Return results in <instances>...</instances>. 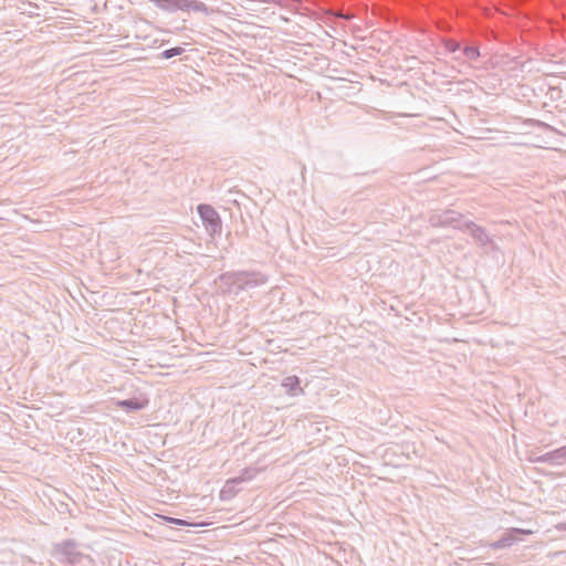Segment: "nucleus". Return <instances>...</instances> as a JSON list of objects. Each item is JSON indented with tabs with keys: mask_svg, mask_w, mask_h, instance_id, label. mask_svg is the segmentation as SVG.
Here are the masks:
<instances>
[{
	"mask_svg": "<svg viewBox=\"0 0 566 566\" xmlns=\"http://www.w3.org/2000/svg\"><path fill=\"white\" fill-rule=\"evenodd\" d=\"M222 293L238 295L245 290L255 289L268 282V276L259 271H232L218 277Z\"/></svg>",
	"mask_w": 566,
	"mask_h": 566,
	"instance_id": "f257e3e1",
	"label": "nucleus"
},
{
	"mask_svg": "<svg viewBox=\"0 0 566 566\" xmlns=\"http://www.w3.org/2000/svg\"><path fill=\"white\" fill-rule=\"evenodd\" d=\"M524 125L520 117H515L512 123L497 122V147L522 146L523 143L520 139Z\"/></svg>",
	"mask_w": 566,
	"mask_h": 566,
	"instance_id": "f03ea898",
	"label": "nucleus"
},
{
	"mask_svg": "<svg viewBox=\"0 0 566 566\" xmlns=\"http://www.w3.org/2000/svg\"><path fill=\"white\" fill-rule=\"evenodd\" d=\"M52 555L60 562L71 565L81 564L84 559L90 557L78 551L77 544L74 541L66 539L53 546Z\"/></svg>",
	"mask_w": 566,
	"mask_h": 566,
	"instance_id": "7ed1b4c3",
	"label": "nucleus"
},
{
	"mask_svg": "<svg viewBox=\"0 0 566 566\" xmlns=\"http://www.w3.org/2000/svg\"><path fill=\"white\" fill-rule=\"evenodd\" d=\"M198 212L202 219L206 230L210 235L220 234L222 230L221 219L218 212L208 205H200Z\"/></svg>",
	"mask_w": 566,
	"mask_h": 566,
	"instance_id": "20e7f679",
	"label": "nucleus"
},
{
	"mask_svg": "<svg viewBox=\"0 0 566 566\" xmlns=\"http://www.w3.org/2000/svg\"><path fill=\"white\" fill-rule=\"evenodd\" d=\"M463 216L453 210L434 212L429 217V223L432 227H452L462 229Z\"/></svg>",
	"mask_w": 566,
	"mask_h": 566,
	"instance_id": "39448f33",
	"label": "nucleus"
},
{
	"mask_svg": "<svg viewBox=\"0 0 566 566\" xmlns=\"http://www.w3.org/2000/svg\"><path fill=\"white\" fill-rule=\"evenodd\" d=\"M533 534V531L526 528L511 527L507 528L499 538H497V549L499 548H507L517 542L524 541V537Z\"/></svg>",
	"mask_w": 566,
	"mask_h": 566,
	"instance_id": "423d86ee",
	"label": "nucleus"
},
{
	"mask_svg": "<svg viewBox=\"0 0 566 566\" xmlns=\"http://www.w3.org/2000/svg\"><path fill=\"white\" fill-rule=\"evenodd\" d=\"M149 403L146 395H139L129 399L117 400L115 401V406L125 409L127 411H138L145 409Z\"/></svg>",
	"mask_w": 566,
	"mask_h": 566,
	"instance_id": "0eeeda50",
	"label": "nucleus"
},
{
	"mask_svg": "<svg viewBox=\"0 0 566 566\" xmlns=\"http://www.w3.org/2000/svg\"><path fill=\"white\" fill-rule=\"evenodd\" d=\"M461 230L468 231L472 235V238L475 240V242L479 243L480 245H485L486 243L490 242L489 235L485 233V231L482 228L478 227L476 224H474L472 222H469L464 218L462 221Z\"/></svg>",
	"mask_w": 566,
	"mask_h": 566,
	"instance_id": "6e6552de",
	"label": "nucleus"
},
{
	"mask_svg": "<svg viewBox=\"0 0 566 566\" xmlns=\"http://www.w3.org/2000/svg\"><path fill=\"white\" fill-rule=\"evenodd\" d=\"M544 463L549 465H563L566 463V444L545 453Z\"/></svg>",
	"mask_w": 566,
	"mask_h": 566,
	"instance_id": "1a4fd4ad",
	"label": "nucleus"
},
{
	"mask_svg": "<svg viewBox=\"0 0 566 566\" xmlns=\"http://www.w3.org/2000/svg\"><path fill=\"white\" fill-rule=\"evenodd\" d=\"M282 386L287 389V394L290 396H296L303 392V389L300 387V379L297 376L285 377L282 381Z\"/></svg>",
	"mask_w": 566,
	"mask_h": 566,
	"instance_id": "9d476101",
	"label": "nucleus"
},
{
	"mask_svg": "<svg viewBox=\"0 0 566 566\" xmlns=\"http://www.w3.org/2000/svg\"><path fill=\"white\" fill-rule=\"evenodd\" d=\"M237 485H238V482L234 478L228 480L226 482L224 486L222 488V490L220 491V499L226 501V500H230L231 497H233L237 494V489H235Z\"/></svg>",
	"mask_w": 566,
	"mask_h": 566,
	"instance_id": "9b49d317",
	"label": "nucleus"
},
{
	"mask_svg": "<svg viewBox=\"0 0 566 566\" xmlns=\"http://www.w3.org/2000/svg\"><path fill=\"white\" fill-rule=\"evenodd\" d=\"M154 2L160 10L168 12L178 11V0H154Z\"/></svg>",
	"mask_w": 566,
	"mask_h": 566,
	"instance_id": "f8f14e48",
	"label": "nucleus"
},
{
	"mask_svg": "<svg viewBox=\"0 0 566 566\" xmlns=\"http://www.w3.org/2000/svg\"><path fill=\"white\" fill-rule=\"evenodd\" d=\"M191 12H200L205 15H210L214 12V10L207 7L202 1L192 0Z\"/></svg>",
	"mask_w": 566,
	"mask_h": 566,
	"instance_id": "ddd939ff",
	"label": "nucleus"
},
{
	"mask_svg": "<svg viewBox=\"0 0 566 566\" xmlns=\"http://www.w3.org/2000/svg\"><path fill=\"white\" fill-rule=\"evenodd\" d=\"M258 472L259 471L255 468H248V469H244L241 472V474L239 476H235L234 479L237 480L238 484H240L242 482L252 480L256 475Z\"/></svg>",
	"mask_w": 566,
	"mask_h": 566,
	"instance_id": "4468645a",
	"label": "nucleus"
},
{
	"mask_svg": "<svg viewBox=\"0 0 566 566\" xmlns=\"http://www.w3.org/2000/svg\"><path fill=\"white\" fill-rule=\"evenodd\" d=\"M258 472L259 471L255 468H248V469H244L241 472V474L239 476H235L234 479L237 480L238 484H240L242 482L252 480L256 475Z\"/></svg>",
	"mask_w": 566,
	"mask_h": 566,
	"instance_id": "2eb2a0df",
	"label": "nucleus"
},
{
	"mask_svg": "<svg viewBox=\"0 0 566 566\" xmlns=\"http://www.w3.org/2000/svg\"><path fill=\"white\" fill-rule=\"evenodd\" d=\"M544 458L545 453H539L536 449L526 451V460L531 463H544Z\"/></svg>",
	"mask_w": 566,
	"mask_h": 566,
	"instance_id": "dca6fc26",
	"label": "nucleus"
},
{
	"mask_svg": "<svg viewBox=\"0 0 566 566\" xmlns=\"http://www.w3.org/2000/svg\"><path fill=\"white\" fill-rule=\"evenodd\" d=\"M185 52V49L181 48V46H176V48H171V49H168V50H165L163 53H161V56L164 59H171L174 56H177V55H180Z\"/></svg>",
	"mask_w": 566,
	"mask_h": 566,
	"instance_id": "f3484780",
	"label": "nucleus"
},
{
	"mask_svg": "<svg viewBox=\"0 0 566 566\" xmlns=\"http://www.w3.org/2000/svg\"><path fill=\"white\" fill-rule=\"evenodd\" d=\"M192 0H178V10L184 12H191Z\"/></svg>",
	"mask_w": 566,
	"mask_h": 566,
	"instance_id": "a211bd4d",
	"label": "nucleus"
},
{
	"mask_svg": "<svg viewBox=\"0 0 566 566\" xmlns=\"http://www.w3.org/2000/svg\"><path fill=\"white\" fill-rule=\"evenodd\" d=\"M465 54L469 59H474L479 55V52L476 51V49L474 48H467L465 49Z\"/></svg>",
	"mask_w": 566,
	"mask_h": 566,
	"instance_id": "6ab92c4d",
	"label": "nucleus"
},
{
	"mask_svg": "<svg viewBox=\"0 0 566 566\" xmlns=\"http://www.w3.org/2000/svg\"><path fill=\"white\" fill-rule=\"evenodd\" d=\"M166 520L169 522V523H174L176 525H188V523L184 520H179V518H174V517H166Z\"/></svg>",
	"mask_w": 566,
	"mask_h": 566,
	"instance_id": "aec40b11",
	"label": "nucleus"
},
{
	"mask_svg": "<svg viewBox=\"0 0 566 566\" xmlns=\"http://www.w3.org/2000/svg\"><path fill=\"white\" fill-rule=\"evenodd\" d=\"M556 528L562 532H566V523H559L556 525Z\"/></svg>",
	"mask_w": 566,
	"mask_h": 566,
	"instance_id": "412c9836",
	"label": "nucleus"
},
{
	"mask_svg": "<svg viewBox=\"0 0 566 566\" xmlns=\"http://www.w3.org/2000/svg\"><path fill=\"white\" fill-rule=\"evenodd\" d=\"M448 48L451 50V51H455L457 48H458V44L455 43H451V44H448Z\"/></svg>",
	"mask_w": 566,
	"mask_h": 566,
	"instance_id": "4be33fe9",
	"label": "nucleus"
}]
</instances>
